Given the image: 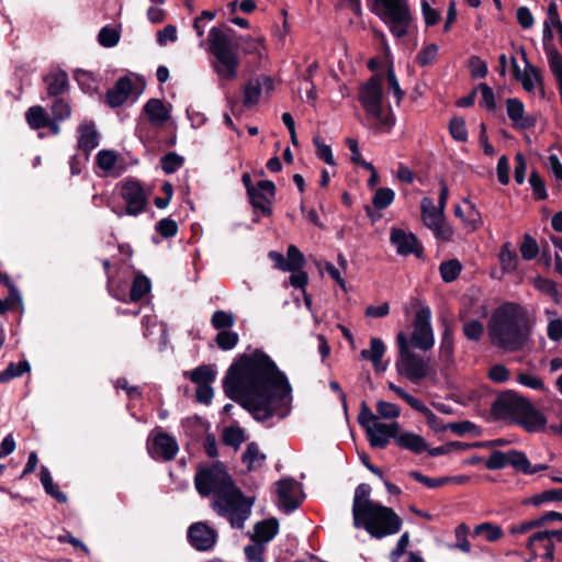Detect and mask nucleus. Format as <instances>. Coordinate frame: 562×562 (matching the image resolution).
Listing matches in <instances>:
<instances>
[{"label":"nucleus","mask_w":562,"mask_h":562,"mask_svg":"<svg viewBox=\"0 0 562 562\" xmlns=\"http://www.w3.org/2000/svg\"><path fill=\"white\" fill-rule=\"evenodd\" d=\"M223 390L256 419H269L281 406V372L262 350L240 355L228 368Z\"/></svg>","instance_id":"f257e3e1"},{"label":"nucleus","mask_w":562,"mask_h":562,"mask_svg":"<svg viewBox=\"0 0 562 562\" xmlns=\"http://www.w3.org/2000/svg\"><path fill=\"white\" fill-rule=\"evenodd\" d=\"M490 341L495 348L516 352L528 345L532 323L519 303L506 302L495 308L487 325Z\"/></svg>","instance_id":"f03ea898"},{"label":"nucleus","mask_w":562,"mask_h":562,"mask_svg":"<svg viewBox=\"0 0 562 562\" xmlns=\"http://www.w3.org/2000/svg\"><path fill=\"white\" fill-rule=\"evenodd\" d=\"M491 412L496 419H509L527 432L544 431L548 423L544 413L529 397L514 390L502 391L493 401Z\"/></svg>","instance_id":"7ed1b4c3"},{"label":"nucleus","mask_w":562,"mask_h":562,"mask_svg":"<svg viewBox=\"0 0 562 562\" xmlns=\"http://www.w3.org/2000/svg\"><path fill=\"white\" fill-rule=\"evenodd\" d=\"M234 33L228 26H213L206 40L207 52L215 58L213 69L221 79L233 80L237 75L239 65L237 48L231 34Z\"/></svg>","instance_id":"20e7f679"},{"label":"nucleus","mask_w":562,"mask_h":562,"mask_svg":"<svg viewBox=\"0 0 562 562\" xmlns=\"http://www.w3.org/2000/svg\"><path fill=\"white\" fill-rule=\"evenodd\" d=\"M254 497L246 496L235 483L212 498L211 507L221 517L228 520L232 528L243 529L251 515Z\"/></svg>","instance_id":"39448f33"},{"label":"nucleus","mask_w":562,"mask_h":562,"mask_svg":"<svg viewBox=\"0 0 562 562\" xmlns=\"http://www.w3.org/2000/svg\"><path fill=\"white\" fill-rule=\"evenodd\" d=\"M373 13L381 18L397 38L406 37L414 21L407 0H372Z\"/></svg>","instance_id":"423d86ee"},{"label":"nucleus","mask_w":562,"mask_h":562,"mask_svg":"<svg viewBox=\"0 0 562 562\" xmlns=\"http://www.w3.org/2000/svg\"><path fill=\"white\" fill-rule=\"evenodd\" d=\"M358 100L367 115L374 120V126L391 127L394 124L392 113L383 111V86L379 76L370 77L360 86Z\"/></svg>","instance_id":"0eeeda50"},{"label":"nucleus","mask_w":562,"mask_h":562,"mask_svg":"<svg viewBox=\"0 0 562 562\" xmlns=\"http://www.w3.org/2000/svg\"><path fill=\"white\" fill-rule=\"evenodd\" d=\"M397 358L395 361V369L398 375L408 379L413 383L420 382V380L428 376L429 363L425 357L415 353L411 349L408 338L404 331H398L396 335Z\"/></svg>","instance_id":"6e6552de"},{"label":"nucleus","mask_w":562,"mask_h":562,"mask_svg":"<svg viewBox=\"0 0 562 562\" xmlns=\"http://www.w3.org/2000/svg\"><path fill=\"white\" fill-rule=\"evenodd\" d=\"M402 526L403 518L395 514L393 508L385 507V505L376 502L373 503L372 508L361 522V528L374 538L396 535Z\"/></svg>","instance_id":"1a4fd4ad"},{"label":"nucleus","mask_w":562,"mask_h":562,"mask_svg":"<svg viewBox=\"0 0 562 562\" xmlns=\"http://www.w3.org/2000/svg\"><path fill=\"white\" fill-rule=\"evenodd\" d=\"M510 465L516 472H521L524 475H533L536 472L549 469L546 463L531 464L526 452L518 449H510L507 451L492 450L488 459L485 462L487 470H502Z\"/></svg>","instance_id":"9d476101"},{"label":"nucleus","mask_w":562,"mask_h":562,"mask_svg":"<svg viewBox=\"0 0 562 562\" xmlns=\"http://www.w3.org/2000/svg\"><path fill=\"white\" fill-rule=\"evenodd\" d=\"M233 484L234 481L226 471L225 465L218 461L211 467L200 469L194 476L195 488L203 497H207L211 494L215 497Z\"/></svg>","instance_id":"9b49d317"},{"label":"nucleus","mask_w":562,"mask_h":562,"mask_svg":"<svg viewBox=\"0 0 562 562\" xmlns=\"http://www.w3.org/2000/svg\"><path fill=\"white\" fill-rule=\"evenodd\" d=\"M431 311L429 305H422L413 319V333L409 345L415 349L428 351L434 348L435 336L430 323Z\"/></svg>","instance_id":"f8f14e48"},{"label":"nucleus","mask_w":562,"mask_h":562,"mask_svg":"<svg viewBox=\"0 0 562 562\" xmlns=\"http://www.w3.org/2000/svg\"><path fill=\"white\" fill-rule=\"evenodd\" d=\"M307 261L296 245H289L283 257V271H290L289 283L294 289H303L308 285V272L304 270Z\"/></svg>","instance_id":"ddd939ff"},{"label":"nucleus","mask_w":562,"mask_h":562,"mask_svg":"<svg viewBox=\"0 0 562 562\" xmlns=\"http://www.w3.org/2000/svg\"><path fill=\"white\" fill-rule=\"evenodd\" d=\"M390 241L400 256H415L423 258L425 248L413 232H406L403 228H391Z\"/></svg>","instance_id":"4468645a"},{"label":"nucleus","mask_w":562,"mask_h":562,"mask_svg":"<svg viewBox=\"0 0 562 562\" xmlns=\"http://www.w3.org/2000/svg\"><path fill=\"white\" fill-rule=\"evenodd\" d=\"M121 196L126 202L128 215H138L147 205L148 194L137 180L126 181L121 189Z\"/></svg>","instance_id":"2eb2a0df"},{"label":"nucleus","mask_w":562,"mask_h":562,"mask_svg":"<svg viewBox=\"0 0 562 562\" xmlns=\"http://www.w3.org/2000/svg\"><path fill=\"white\" fill-rule=\"evenodd\" d=\"M190 544L198 551L212 549L217 540V532L205 522L192 524L188 529Z\"/></svg>","instance_id":"dca6fc26"},{"label":"nucleus","mask_w":562,"mask_h":562,"mask_svg":"<svg viewBox=\"0 0 562 562\" xmlns=\"http://www.w3.org/2000/svg\"><path fill=\"white\" fill-rule=\"evenodd\" d=\"M371 487L368 483L357 485L352 499V524L355 528H361V524L373 506V501L369 498Z\"/></svg>","instance_id":"f3484780"},{"label":"nucleus","mask_w":562,"mask_h":562,"mask_svg":"<svg viewBox=\"0 0 562 562\" xmlns=\"http://www.w3.org/2000/svg\"><path fill=\"white\" fill-rule=\"evenodd\" d=\"M400 428L397 422L391 424L373 423L371 429H368V441L373 449H385L391 439L396 443V430Z\"/></svg>","instance_id":"a211bd4d"},{"label":"nucleus","mask_w":562,"mask_h":562,"mask_svg":"<svg viewBox=\"0 0 562 562\" xmlns=\"http://www.w3.org/2000/svg\"><path fill=\"white\" fill-rule=\"evenodd\" d=\"M276 186L272 181L260 180L255 187V191L248 194L251 205L259 210L263 215H270V203L274 196Z\"/></svg>","instance_id":"6ab92c4d"},{"label":"nucleus","mask_w":562,"mask_h":562,"mask_svg":"<svg viewBox=\"0 0 562 562\" xmlns=\"http://www.w3.org/2000/svg\"><path fill=\"white\" fill-rule=\"evenodd\" d=\"M306 495L303 485L292 476L283 477V513H291L299 508Z\"/></svg>","instance_id":"aec40b11"},{"label":"nucleus","mask_w":562,"mask_h":562,"mask_svg":"<svg viewBox=\"0 0 562 562\" xmlns=\"http://www.w3.org/2000/svg\"><path fill=\"white\" fill-rule=\"evenodd\" d=\"M526 547L533 557H537L539 550L542 549V557L549 562L553 561L555 547L551 537V530L536 531L529 537Z\"/></svg>","instance_id":"412c9836"},{"label":"nucleus","mask_w":562,"mask_h":562,"mask_svg":"<svg viewBox=\"0 0 562 562\" xmlns=\"http://www.w3.org/2000/svg\"><path fill=\"white\" fill-rule=\"evenodd\" d=\"M408 476L412 477L415 482L422 483L428 488H440V486L447 485V484H458L463 485L469 483L470 476L469 475H446V476H438V477H430L423 472L413 470L408 472Z\"/></svg>","instance_id":"4be33fe9"},{"label":"nucleus","mask_w":562,"mask_h":562,"mask_svg":"<svg viewBox=\"0 0 562 562\" xmlns=\"http://www.w3.org/2000/svg\"><path fill=\"white\" fill-rule=\"evenodd\" d=\"M507 116L516 128H530L535 126L536 119L525 115V105L519 98H508L506 100Z\"/></svg>","instance_id":"5701e85b"},{"label":"nucleus","mask_w":562,"mask_h":562,"mask_svg":"<svg viewBox=\"0 0 562 562\" xmlns=\"http://www.w3.org/2000/svg\"><path fill=\"white\" fill-rule=\"evenodd\" d=\"M395 445L403 450L415 453L416 456L428 450V442L425 437L416 435L411 430H402L401 425L396 430Z\"/></svg>","instance_id":"b1692460"},{"label":"nucleus","mask_w":562,"mask_h":562,"mask_svg":"<svg viewBox=\"0 0 562 562\" xmlns=\"http://www.w3.org/2000/svg\"><path fill=\"white\" fill-rule=\"evenodd\" d=\"M178 449V443L173 437L160 432L154 438L151 452L155 457L169 461L176 457Z\"/></svg>","instance_id":"393cba45"},{"label":"nucleus","mask_w":562,"mask_h":562,"mask_svg":"<svg viewBox=\"0 0 562 562\" xmlns=\"http://www.w3.org/2000/svg\"><path fill=\"white\" fill-rule=\"evenodd\" d=\"M273 82L270 77L261 76L257 79H251L247 82L244 91L245 106H251L259 100L261 91L265 89L269 92L272 89Z\"/></svg>","instance_id":"a878e982"},{"label":"nucleus","mask_w":562,"mask_h":562,"mask_svg":"<svg viewBox=\"0 0 562 562\" xmlns=\"http://www.w3.org/2000/svg\"><path fill=\"white\" fill-rule=\"evenodd\" d=\"M133 88V81L127 77H121L112 89L106 92V102L111 108L121 106L128 98Z\"/></svg>","instance_id":"bb28decb"},{"label":"nucleus","mask_w":562,"mask_h":562,"mask_svg":"<svg viewBox=\"0 0 562 562\" xmlns=\"http://www.w3.org/2000/svg\"><path fill=\"white\" fill-rule=\"evenodd\" d=\"M143 111L153 125L161 126L170 120V111L160 99H149Z\"/></svg>","instance_id":"cd10ccee"},{"label":"nucleus","mask_w":562,"mask_h":562,"mask_svg":"<svg viewBox=\"0 0 562 562\" xmlns=\"http://www.w3.org/2000/svg\"><path fill=\"white\" fill-rule=\"evenodd\" d=\"M78 148L87 155L99 145V133L93 122H85L78 127Z\"/></svg>","instance_id":"c85d7f7f"},{"label":"nucleus","mask_w":562,"mask_h":562,"mask_svg":"<svg viewBox=\"0 0 562 562\" xmlns=\"http://www.w3.org/2000/svg\"><path fill=\"white\" fill-rule=\"evenodd\" d=\"M443 329L439 344V357L442 361L452 362L454 355V329L447 321L442 322Z\"/></svg>","instance_id":"c756f323"},{"label":"nucleus","mask_w":562,"mask_h":562,"mask_svg":"<svg viewBox=\"0 0 562 562\" xmlns=\"http://www.w3.org/2000/svg\"><path fill=\"white\" fill-rule=\"evenodd\" d=\"M279 522L277 519H266L257 522L254 532L250 535L252 542L263 543L266 546L277 533Z\"/></svg>","instance_id":"7c9ffc66"},{"label":"nucleus","mask_w":562,"mask_h":562,"mask_svg":"<svg viewBox=\"0 0 562 562\" xmlns=\"http://www.w3.org/2000/svg\"><path fill=\"white\" fill-rule=\"evenodd\" d=\"M520 52H521L522 60H524V64H525V67L527 70V72L522 74L520 82H521L524 90L531 92L535 90V82L532 81L530 75H532V77L537 83H539L540 86H543V78H542L541 69H539V67H537L535 65H531L529 58L527 57V53H526L524 46L520 47Z\"/></svg>","instance_id":"2f4dec72"},{"label":"nucleus","mask_w":562,"mask_h":562,"mask_svg":"<svg viewBox=\"0 0 562 562\" xmlns=\"http://www.w3.org/2000/svg\"><path fill=\"white\" fill-rule=\"evenodd\" d=\"M420 210L424 225L434 232L436 225L443 220L442 213L439 212L437 206L434 204L432 199L427 196L422 199Z\"/></svg>","instance_id":"473e14b6"},{"label":"nucleus","mask_w":562,"mask_h":562,"mask_svg":"<svg viewBox=\"0 0 562 562\" xmlns=\"http://www.w3.org/2000/svg\"><path fill=\"white\" fill-rule=\"evenodd\" d=\"M385 353V345L379 337H372L370 340V349H362L360 357L373 363V369L379 372L382 358Z\"/></svg>","instance_id":"72a5a7b5"},{"label":"nucleus","mask_w":562,"mask_h":562,"mask_svg":"<svg viewBox=\"0 0 562 562\" xmlns=\"http://www.w3.org/2000/svg\"><path fill=\"white\" fill-rule=\"evenodd\" d=\"M415 411L419 412L426 418V425L435 432H442L448 430V423L446 424L442 418L437 416L435 412L428 408L425 403L417 398V403L414 407Z\"/></svg>","instance_id":"f704fd0d"},{"label":"nucleus","mask_w":562,"mask_h":562,"mask_svg":"<svg viewBox=\"0 0 562 562\" xmlns=\"http://www.w3.org/2000/svg\"><path fill=\"white\" fill-rule=\"evenodd\" d=\"M47 82V94L49 97H57L61 94L68 85V76L65 71L60 70L45 77Z\"/></svg>","instance_id":"c9c22d12"},{"label":"nucleus","mask_w":562,"mask_h":562,"mask_svg":"<svg viewBox=\"0 0 562 562\" xmlns=\"http://www.w3.org/2000/svg\"><path fill=\"white\" fill-rule=\"evenodd\" d=\"M462 269L463 266L457 258L448 259L440 263L439 276L443 282L451 283L458 279Z\"/></svg>","instance_id":"e433bc0d"},{"label":"nucleus","mask_w":562,"mask_h":562,"mask_svg":"<svg viewBox=\"0 0 562 562\" xmlns=\"http://www.w3.org/2000/svg\"><path fill=\"white\" fill-rule=\"evenodd\" d=\"M499 261L501 268L505 272L517 269L518 255L517 251L512 248L510 243H505L501 246Z\"/></svg>","instance_id":"4c0bfd02"},{"label":"nucleus","mask_w":562,"mask_h":562,"mask_svg":"<svg viewBox=\"0 0 562 562\" xmlns=\"http://www.w3.org/2000/svg\"><path fill=\"white\" fill-rule=\"evenodd\" d=\"M485 333L484 324L480 321H468L462 325V334L469 341L480 342Z\"/></svg>","instance_id":"58836bf2"},{"label":"nucleus","mask_w":562,"mask_h":562,"mask_svg":"<svg viewBox=\"0 0 562 562\" xmlns=\"http://www.w3.org/2000/svg\"><path fill=\"white\" fill-rule=\"evenodd\" d=\"M26 121L32 128L38 130L48 125V117L45 110L40 106H31L26 112Z\"/></svg>","instance_id":"ea45409f"},{"label":"nucleus","mask_w":562,"mask_h":562,"mask_svg":"<svg viewBox=\"0 0 562 562\" xmlns=\"http://www.w3.org/2000/svg\"><path fill=\"white\" fill-rule=\"evenodd\" d=\"M395 199V192L389 187H380L374 193L372 203L375 210H385L393 203Z\"/></svg>","instance_id":"a19ab883"},{"label":"nucleus","mask_w":562,"mask_h":562,"mask_svg":"<svg viewBox=\"0 0 562 562\" xmlns=\"http://www.w3.org/2000/svg\"><path fill=\"white\" fill-rule=\"evenodd\" d=\"M41 482L45 488V492L54 497L57 502L65 503L67 501L66 494L58 491L57 486L53 483L50 473L46 468H42L41 470Z\"/></svg>","instance_id":"79ce46f5"},{"label":"nucleus","mask_w":562,"mask_h":562,"mask_svg":"<svg viewBox=\"0 0 562 562\" xmlns=\"http://www.w3.org/2000/svg\"><path fill=\"white\" fill-rule=\"evenodd\" d=\"M449 133L453 139L465 142L469 138L465 120L460 116H453L449 121Z\"/></svg>","instance_id":"37998d69"},{"label":"nucleus","mask_w":562,"mask_h":562,"mask_svg":"<svg viewBox=\"0 0 562 562\" xmlns=\"http://www.w3.org/2000/svg\"><path fill=\"white\" fill-rule=\"evenodd\" d=\"M473 532L475 536L484 535L486 540L490 542H495L503 536L502 528L492 522H482L476 525Z\"/></svg>","instance_id":"c03bdc74"},{"label":"nucleus","mask_w":562,"mask_h":562,"mask_svg":"<svg viewBox=\"0 0 562 562\" xmlns=\"http://www.w3.org/2000/svg\"><path fill=\"white\" fill-rule=\"evenodd\" d=\"M547 56L549 59V65L552 75L554 76L558 86L562 85V54L559 53L557 47H551L550 50H547Z\"/></svg>","instance_id":"a18cd8bd"},{"label":"nucleus","mask_w":562,"mask_h":562,"mask_svg":"<svg viewBox=\"0 0 562 562\" xmlns=\"http://www.w3.org/2000/svg\"><path fill=\"white\" fill-rule=\"evenodd\" d=\"M535 289L543 292L553 299V302L559 303V291L557 284L552 279L546 277H537L533 280Z\"/></svg>","instance_id":"49530a36"},{"label":"nucleus","mask_w":562,"mask_h":562,"mask_svg":"<svg viewBox=\"0 0 562 562\" xmlns=\"http://www.w3.org/2000/svg\"><path fill=\"white\" fill-rule=\"evenodd\" d=\"M317 70H318V64L312 63V64L307 65L306 68L302 72L303 81L308 85V87L306 89L307 101H315L317 99L316 87L313 82V76L315 75V72Z\"/></svg>","instance_id":"de8ad7c7"},{"label":"nucleus","mask_w":562,"mask_h":562,"mask_svg":"<svg viewBox=\"0 0 562 562\" xmlns=\"http://www.w3.org/2000/svg\"><path fill=\"white\" fill-rule=\"evenodd\" d=\"M529 184L533 191L535 200H546L548 192L546 189V180L541 178L538 170H532L529 175Z\"/></svg>","instance_id":"09e8293b"},{"label":"nucleus","mask_w":562,"mask_h":562,"mask_svg":"<svg viewBox=\"0 0 562 562\" xmlns=\"http://www.w3.org/2000/svg\"><path fill=\"white\" fill-rule=\"evenodd\" d=\"M212 326L217 330H227L235 324V316L233 313L225 311H216L211 318Z\"/></svg>","instance_id":"8fccbe9b"},{"label":"nucleus","mask_w":562,"mask_h":562,"mask_svg":"<svg viewBox=\"0 0 562 562\" xmlns=\"http://www.w3.org/2000/svg\"><path fill=\"white\" fill-rule=\"evenodd\" d=\"M439 52V46L437 44H428L425 45L420 52L416 55L417 65L425 67L432 65L436 61L437 55Z\"/></svg>","instance_id":"3c124183"},{"label":"nucleus","mask_w":562,"mask_h":562,"mask_svg":"<svg viewBox=\"0 0 562 562\" xmlns=\"http://www.w3.org/2000/svg\"><path fill=\"white\" fill-rule=\"evenodd\" d=\"M245 440V431L239 427H227L223 431V442L226 446L238 448Z\"/></svg>","instance_id":"603ef678"},{"label":"nucleus","mask_w":562,"mask_h":562,"mask_svg":"<svg viewBox=\"0 0 562 562\" xmlns=\"http://www.w3.org/2000/svg\"><path fill=\"white\" fill-rule=\"evenodd\" d=\"M30 371V364L27 361H20L19 363L11 362L5 370L0 373V382L4 383L15 376L22 375L24 372Z\"/></svg>","instance_id":"864d4df0"},{"label":"nucleus","mask_w":562,"mask_h":562,"mask_svg":"<svg viewBox=\"0 0 562 562\" xmlns=\"http://www.w3.org/2000/svg\"><path fill=\"white\" fill-rule=\"evenodd\" d=\"M238 334L228 329L218 331L215 337L216 345L222 350L233 349L238 344Z\"/></svg>","instance_id":"5fc2aeb1"},{"label":"nucleus","mask_w":562,"mask_h":562,"mask_svg":"<svg viewBox=\"0 0 562 562\" xmlns=\"http://www.w3.org/2000/svg\"><path fill=\"white\" fill-rule=\"evenodd\" d=\"M190 379L193 383L210 384L215 380V371L210 366H200L190 373Z\"/></svg>","instance_id":"6e6d98bb"},{"label":"nucleus","mask_w":562,"mask_h":562,"mask_svg":"<svg viewBox=\"0 0 562 562\" xmlns=\"http://www.w3.org/2000/svg\"><path fill=\"white\" fill-rule=\"evenodd\" d=\"M476 89L481 91L482 95L480 105L484 106V109L490 112L496 111V97L491 86L486 83H480Z\"/></svg>","instance_id":"4d7b16f0"},{"label":"nucleus","mask_w":562,"mask_h":562,"mask_svg":"<svg viewBox=\"0 0 562 562\" xmlns=\"http://www.w3.org/2000/svg\"><path fill=\"white\" fill-rule=\"evenodd\" d=\"M519 250L521 252V258L526 260L535 259L540 251L539 245L537 244L535 237L530 235H525L522 237V243L519 246Z\"/></svg>","instance_id":"13d9d810"},{"label":"nucleus","mask_w":562,"mask_h":562,"mask_svg":"<svg viewBox=\"0 0 562 562\" xmlns=\"http://www.w3.org/2000/svg\"><path fill=\"white\" fill-rule=\"evenodd\" d=\"M150 290L149 280L144 276H137L132 284L130 296L133 301L140 300Z\"/></svg>","instance_id":"bf43d9fd"},{"label":"nucleus","mask_w":562,"mask_h":562,"mask_svg":"<svg viewBox=\"0 0 562 562\" xmlns=\"http://www.w3.org/2000/svg\"><path fill=\"white\" fill-rule=\"evenodd\" d=\"M548 502H562V488L546 490L538 495L530 497L529 503L535 506H540Z\"/></svg>","instance_id":"052dcab7"},{"label":"nucleus","mask_w":562,"mask_h":562,"mask_svg":"<svg viewBox=\"0 0 562 562\" xmlns=\"http://www.w3.org/2000/svg\"><path fill=\"white\" fill-rule=\"evenodd\" d=\"M183 157L177 153H168L160 159L161 169L166 173H173L183 165Z\"/></svg>","instance_id":"680f3d73"},{"label":"nucleus","mask_w":562,"mask_h":562,"mask_svg":"<svg viewBox=\"0 0 562 562\" xmlns=\"http://www.w3.org/2000/svg\"><path fill=\"white\" fill-rule=\"evenodd\" d=\"M120 34L115 29L104 26L98 35V41L103 47H113L117 44Z\"/></svg>","instance_id":"e2e57ef3"},{"label":"nucleus","mask_w":562,"mask_h":562,"mask_svg":"<svg viewBox=\"0 0 562 562\" xmlns=\"http://www.w3.org/2000/svg\"><path fill=\"white\" fill-rule=\"evenodd\" d=\"M448 430L453 431L457 436H464L471 431L479 436L481 432L477 425L469 420L448 423Z\"/></svg>","instance_id":"0e129e2a"},{"label":"nucleus","mask_w":562,"mask_h":562,"mask_svg":"<svg viewBox=\"0 0 562 562\" xmlns=\"http://www.w3.org/2000/svg\"><path fill=\"white\" fill-rule=\"evenodd\" d=\"M358 423L366 430L367 436L369 435V429H371L372 424L376 423V416L373 415L366 402L361 403Z\"/></svg>","instance_id":"69168bd1"},{"label":"nucleus","mask_w":562,"mask_h":562,"mask_svg":"<svg viewBox=\"0 0 562 562\" xmlns=\"http://www.w3.org/2000/svg\"><path fill=\"white\" fill-rule=\"evenodd\" d=\"M156 231L161 237L170 238L177 235L178 224L169 217L162 218L156 224Z\"/></svg>","instance_id":"338daca9"},{"label":"nucleus","mask_w":562,"mask_h":562,"mask_svg":"<svg viewBox=\"0 0 562 562\" xmlns=\"http://www.w3.org/2000/svg\"><path fill=\"white\" fill-rule=\"evenodd\" d=\"M263 552L265 544L258 541L244 548L245 557L249 562H265Z\"/></svg>","instance_id":"774afa93"}]
</instances>
